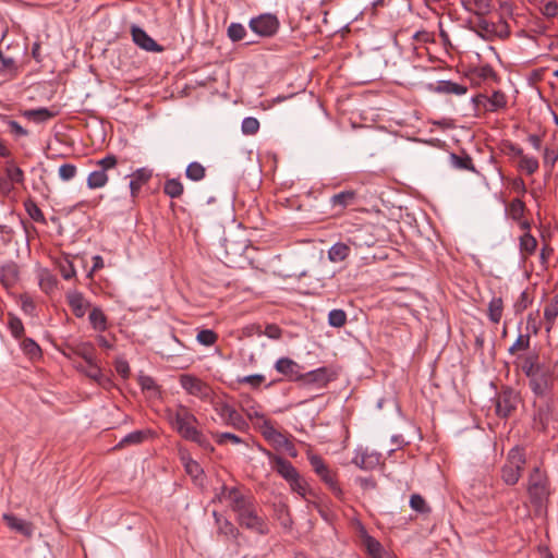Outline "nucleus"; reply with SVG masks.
<instances>
[{
	"label": "nucleus",
	"mask_w": 558,
	"mask_h": 558,
	"mask_svg": "<svg viewBox=\"0 0 558 558\" xmlns=\"http://www.w3.org/2000/svg\"><path fill=\"white\" fill-rule=\"evenodd\" d=\"M355 197V193L353 191H343L338 194H335L330 198V203L333 207L345 208L348 205L352 203Z\"/></svg>",
	"instance_id": "40"
},
{
	"label": "nucleus",
	"mask_w": 558,
	"mask_h": 558,
	"mask_svg": "<svg viewBox=\"0 0 558 558\" xmlns=\"http://www.w3.org/2000/svg\"><path fill=\"white\" fill-rule=\"evenodd\" d=\"M520 252L523 255H533L537 248V240L531 234V232H523L519 238Z\"/></svg>",
	"instance_id": "31"
},
{
	"label": "nucleus",
	"mask_w": 558,
	"mask_h": 558,
	"mask_svg": "<svg viewBox=\"0 0 558 558\" xmlns=\"http://www.w3.org/2000/svg\"><path fill=\"white\" fill-rule=\"evenodd\" d=\"M5 124L8 126V131L11 134H13L15 137H23L28 134L27 131L20 123H17L14 120L5 121Z\"/></svg>",
	"instance_id": "63"
},
{
	"label": "nucleus",
	"mask_w": 558,
	"mask_h": 558,
	"mask_svg": "<svg viewBox=\"0 0 558 558\" xmlns=\"http://www.w3.org/2000/svg\"><path fill=\"white\" fill-rule=\"evenodd\" d=\"M529 387L534 395V399H544L554 397V376L549 368L529 378Z\"/></svg>",
	"instance_id": "6"
},
{
	"label": "nucleus",
	"mask_w": 558,
	"mask_h": 558,
	"mask_svg": "<svg viewBox=\"0 0 558 558\" xmlns=\"http://www.w3.org/2000/svg\"><path fill=\"white\" fill-rule=\"evenodd\" d=\"M197 423L196 416L184 405H180L171 415V424L186 440L198 430L196 427Z\"/></svg>",
	"instance_id": "5"
},
{
	"label": "nucleus",
	"mask_w": 558,
	"mask_h": 558,
	"mask_svg": "<svg viewBox=\"0 0 558 558\" xmlns=\"http://www.w3.org/2000/svg\"><path fill=\"white\" fill-rule=\"evenodd\" d=\"M410 507L421 513L429 512V507L426 505L425 499L418 495L413 494L410 498Z\"/></svg>",
	"instance_id": "56"
},
{
	"label": "nucleus",
	"mask_w": 558,
	"mask_h": 558,
	"mask_svg": "<svg viewBox=\"0 0 558 558\" xmlns=\"http://www.w3.org/2000/svg\"><path fill=\"white\" fill-rule=\"evenodd\" d=\"M19 278L20 269L15 263H10L2 267V286L9 288L15 284Z\"/></svg>",
	"instance_id": "27"
},
{
	"label": "nucleus",
	"mask_w": 558,
	"mask_h": 558,
	"mask_svg": "<svg viewBox=\"0 0 558 558\" xmlns=\"http://www.w3.org/2000/svg\"><path fill=\"white\" fill-rule=\"evenodd\" d=\"M473 12L472 14L483 17L492 11L490 0H472Z\"/></svg>",
	"instance_id": "52"
},
{
	"label": "nucleus",
	"mask_w": 558,
	"mask_h": 558,
	"mask_svg": "<svg viewBox=\"0 0 558 558\" xmlns=\"http://www.w3.org/2000/svg\"><path fill=\"white\" fill-rule=\"evenodd\" d=\"M288 484L290 485L293 492H295L302 497H305L310 490L307 483L301 477L300 474L290 482H288Z\"/></svg>",
	"instance_id": "54"
},
{
	"label": "nucleus",
	"mask_w": 558,
	"mask_h": 558,
	"mask_svg": "<svg viewBox=\"0 0 558 558\" xmlns=\"http://www.w3.org/2000/svg\"><path fill=\"white\" fill-rule=\"evenodd\" d=\"M80 371H82L87 377L94 379L100 385H105L108 379L106 376L101 373L100 368L97 366L95 361L87 363L85 366L80 365L77 366Z\"/></svg>",
	"instance_id": "30"
},
{
	"label": "nucleus",
	"mask_w": 558,
	"mask_h": 558,
	"mask_svg": "<svg viewBox=\"0 0 558 558\" xmlns=\"http://www.w3.org/2000/svg\"><path fill=\"white\" fill-rule=\"evenodd\" d=\"M533 428L537 432L545 433L550 426L558 423V398L556 396L533 399Z\"/></svg>",
	"instance_id": "1"
},
{
	"label": "nucleus",
	"mask_w": 558,
	"mask_h": 558,
	"mask_svg": "<svg viewBox=\"0 0 558 558\" xmlns=\"http://www.w3.org/2000/svg\"><path fill=\"white\" fill-rule=\"evenodd\" d=\"M504 302L501 298L494 296L488 303V318L492 323L498 324L502 317Z\"/></svg>",
	"instance_id": "33"
},
{
	"label": "nucleus",
	"mask_w": 558,
	"mask_h": 558,
	"mask_svg": "<svg viewBox=\"0 0 558 558\" xmlns=\"http://www.w3.org/2000/svg\"><path fill=\"white\" fill-rule=\"evenodd\" d=\"M428 90L438 94H454L458 96L464 95L468 92L466 86L451 82V81H438L436 84H428Z\"/></svg>",
	"instance_id": "18"
},
{
	"label": "nucleus",
	"mask_w": 558,
	"mask_h": 558,
	"mask_svg": "<svg viewBox=\"0 0 558 558\" xmlns=\"http://www.w3.org/2000/svg\"><path fill=\"white\" fill-rule=\"evenodd\" d=\"M520 402L519 393L512 388H504L496 399V412L501 417L509 416Z\"/></svg>",
	"instance_id": "10"
},
{
	"label": "nucleus",
	"mask_w": 558,
	"mask_h": 558,
	"mask_svg": "<svg viewBox=\"0 0 558 558\" xmlns=\"http://www.w3.org/2000/svg\"><path fill=\"white\" fill-rule=\"evenodd\" d=\"M352 462L362 470H373L380 462V454L363 450L356 451Z\"/></svg>",
	"instance_id": "20"
},
{
	"label": "nucleus",
	"mask_w": 558,
	"mask_h": 558,
	"mask_svg": "<svg viewBox=\"0 0 558 558\" xmlns=\"http://www.w3.org/2000/svg\"><path fill=\"white\" fill-rule=\"evenodd\" d=\"M118 165V159L114 155H107L106 157L99 159L97 161V166L99 167V169L108 172L109 170L111 169H114L116 166Z\"/></svg>",
	"instance_id": "61"
},
{
	"label": "nucleus",
	"mask_w": 558,
	"mask_h": 558,
	"mask_svg": "<svg viewBox=\"0 0 558 558\" xmlns=\"http://www.w3.org/2000/svg\"><path fill=\"white\" fill-rule=\"evenodd\" d=\"M545 368L546 367L544 365L537 363L536 355L526 356L522 364V371L527 378L533 377Z\"/></svg>",
	"instance_id": "34"
},
{
	"label": "nucleus",
	"mask_w": 558,
	"mask_h": 558,
	"mask_svg": "<svg viewBox=\"0 0 558 558\" xmlns=\"http://www.w3.org/2000/svg\"><path fill=\"white\" fill-rule=\"evenodd\" d=\"M223 496L225 499L229 501L232 510L236 513L252 505L235 487H225Z\"/></svg>",
	"instance_id": "19"
},
{
	"label": "nucleus",
	"mask_w": 558,
	"mask_h": 558,
	"mask_svg": "<svg viewBox=\"0 0 558 558\" xmlns=\"http://www.w3.org/2000/svg\"><path fill=\"white\" fill-rule=\"evenodd\" d=\"M22 69L15 59L2 56V82L15 78Z\"/></svg>",
	"instance_id": "24"
},
{
	"label": "nucleus",
	"mask_w": 558,
	"mask_h": 558,
	"mask_svg": "<svg viewBox=\"0 0 558 558\" xmlns=\"http://www.w3.org/2000/svg\"><path fill=\"white\" fill-rule=\"evenodd\" d=\"M39 286L45 292H50L57 287V279L47 271H44L39 278Z\"/></svg>",
	"instance_id": "57"
},
{
	"label": "nucleus",
	"mask_w": 558,
	"mask_h": 558,
	"mask_svg": "<svg viewBox=\"0 0 558 558\" xmlns=\"http://www.w3.org/2000/svg\"><path fill=\"white\" fill-rule=\"evenodd\" d=\"M187 440L196 442L204 450H214L209 439L201 430H196Z\"/></svg>",
	"instance_id": "58"
},
{
	"label": "nucleus",
	"mask_w": 558,
	"mask_h": 558,
	"mask_svg": "<svg viewBox=\"0 0 558 558\" xmlns=\"http://www.w3.org/2000/svg\"><path fill=\"white\" fill-rule=\"evenodd\" d=\"M331 378V373L327 367H319L306 373L302 372L300 383L304 387L323 388Z\"/></svg>",
	"instance_id": "12"
},
{
	"label": "nucleus",
	"mask_w": 558,
	"mask_h": 558,
	"mask_svg": "<svg viewBox=\"0 0 558 558\" xmlns=\"http://www.w3.org/2000/svg\"><path fill=\"white\" fill-rule=\"evenodd\" d=\"M365 544H366L368 553L373 557L380 558V554L383 551V547H381V545H380V543L378 541H376L375 538H373L371 536H367V538L365 539Z\"/></svg>",
	"instance_id": "62"
},
{
	"label": "nucleus",
	"mask_w": 558,
	"mask_h": 558,
	"mask_svg": "<svg viewBox=\"0 0 558 558\" xmlns=\"http://www.w3.org/2000/svg\"><path fill=\"white\" fill-rule=\"evenodd\" d=\"M68 303L76 317H83L89 306L81 292L74 291L68 294Z\"/></svg>",
	"instance_id": "23"
},
{
	"label": "nucleus",
	"mask_w": 558,
	"mask_h": 558,
	"mask_svg": "<svg viewBox=\"0 0 558 558\" xmlns=\"http://www.w3.org/2000/svg\"><path fill=\"white\" fill-rule=\"evenodd\" d=\"M531 337L529 333H520L514 343L509 348L508 352L514 355L517 352L525 351L530 348Z\"/></svg>",
	"instance_id": "49"
},
{
	"label": "nucleus",
	"mask_w": 558,
	"mask_h": 558,
	"mask_svg": "<svg viewBox=\"0 0 558 558\" xmlns=\"http://www.w3.org/2000/svg\"><path fill=\"white\" fill-rule=\"evenodd\" d=\"M214 517L216 519V523L218 524V530L220 534H223L233 539L238 538L239 531L230 521L221 518L217 512H214Z\"/></svg>",
	"instance_id": "32"
},
{
	"label": "nucleus",
	"mask_w": 558,
	"mask_h": 558,
	"mask_svg": "<svg viewBox=\"0 0 558 558\" xmlns=\"http://www.w3.org/2000/svg\"><path fill=\"white\" fill-rule=\"evenodd\" d=\"M131 34L133 41L140 48L151 52H161L163 50L143 28L134 25L131 28Z\"/></svg>",
	"instance_id": "14"
},
{
	"label": "nucleus",
	"mask_w": 558,
	"mask_h": 558,
	"mask_svg": "<svg viewBox=\"0 0 558 558\" xmlns=\"http://www.w3.org/2000/svg\"><path fill=\"white\" fill-rule=\"evenodd\" d=\"M376 239L372 233V226H359L349 231L348 243L355 247H371Z\"/></svg>",
	"instance_id": "11"
},
{
	"label": "nucleus",
	"mask_w": 558,
	"mask_h": 558,
	"mask_svg": "<svg viewBox=\"0 0 558 558\" xmlns=\"http://www.w3.org/2000/svg\"><path fill=\"white\" fill-rule=\"evenodd\" d=\"M248 25L250 28L257 35L263 37H270L277 33L280 23L276 15L264 13L257 17H253Z\"/></svg>",
	"instance_id": "9"
},
{
	"label": "nucleus",
	"mask_w": 558,
	"mask_h": 558,
	"mask_svg": "<svg viewBox=\"0 0 558 558\" xmlns=\"http://www.w3.org/2000/svg\"><path fill=\"white\" fill-rule=\"evenodd\" d=\"M179 383L187 395L196 397L202 401L211 402L215 398L211 387L192 374L180 375Z\"/></svg>",
	"instance_id": "4"
},
{
	"label": "nucleus",
	"mask_w": 558,
	"mask_h": 558,
	"mask_svg": "<svg viewBox=\"0 0 558 558\" xmlns=\"http://www.w3.org/2000/svg\"><path fill=\"white\" fill-rule=\"evenodd\" d=\"M76 167L72 163H63L59 167V177L62 181H70L76 175Z\"/></svg>",
	"instance_id": "59"
},
{
	"label": "nucleus",
	"mask_w": 558,
	"mask_h": 558,
	"mask_svg": "<svg viewBox=\"0 0 558 558\" xmlns=\"http://www.w3.org/2000/svg\"><path fill=\"white\" fill-rule=\"evenodd\" d=\"M21 349L31 359H36L41 355L40 347L31 338H25L21 342Z\"/></svg>",
	"instance_id": "45"
},
{
	"label": "nucleus",
	"mask_w": 558,
	"mask_h": 558,
	"mask_svg": "<svg viewBox=\"0 0 558 558\" xmlns=\"http://www.w3.org/2000/svg\"><path fill=\"white\" fill-rule=\"evenodd\" d=\"M450 161H451V165L457 169L475 171L472 158L466 154H464L462 156L451 154Z\"/></svg>",
	"instance_id": "35"
},
{
	"label": "nucleus",
	"mask_w": 558,
	"mask_h": 558,
	"mask_svg": "<svg viewBox=\"0 0 558 558\" xmlns=\"http://www.w3.org/2000/svg\"><path fill=\"white\" fill-rule=\"evenodd\" d=\"M25 114L28 118H32V119H34L37 122H44V121H47L50 118H52V113L48 109H46V108H40V109H36V110H29V111H26Z\"/></svg>",
	"instance_id": "60"
},
{
	"label": "nucleus",
	"mask_w": 558,
	"mask_h": 558,
	"mask_svg": "<svg viewBox=\"0 0 558 558\" xmlns=\"http://www.w3.org/2000/svg\"><path fill=\"white\" fill-rule=\"evenodd\" d=\"M183 184L178 179H168L163 185V192L171 198H178L183 194Z\"/></svg>",
	"instance_id": "37"
},
{
	"label": "nucleus",
	"mask_w": 558,
	"mask_h": 558,
	"mask_svg": "<svg viewBox=\"0 0 558 558\" xmlns=\"http://www.w3.org/2000/svg\"><path fill=\"white\" fill-rule=\"evenodd\" d=\"M182 462L184 464L185 471L189 475H191L193 478H198L203 474V469L196 462L190 457H182Z\"/></svg>",
	"instance_id": "48"
},
{
	"label": "nucleus",
	"mask_w": 558,
	"mask_h": 558,
	"mask_svg": "<svg viewBox=\"0 0 558 558\" xmlns=\"http://www.w3.org/2000/svg\"><path fill=\"white\" fill-rule=\"evenodd\" d=\"M317 475L326 485H328V487L332 490L335 495L341 496L342 490L335 478V474L330 471L328 466L325 468L324 471H322V473H318Z\"/></svg>",
	"instance_id": "41"
},
{
	"label": "nucleus",
	"mask_w": 558,
	"mask_h": 558,
	"mask_svg": "<svg viewBox=\"0 0 558 558\" xmlns=\"http://www.w3.org/2000/svg\"><path fill=\"white\" fill-rule=\"evenodd\" d=\"M205 174H206L205 167L197 161H193V162L189 163L186 167V170H185L186 178L192 181H201L205 178Z\"/></svg>",
	"instance_id": "39"
},
{
	"label": "nucleus",
	"mask_w": 558,
	"mask_h": 558,
	"mask_svg": "<svg viewBox=\"0 0 558 558\" xmlns=\"http://www.w3.org/2000/svg\"><path fill=\"white\" fill-rule=\"evenodd\" d=\"M238 520L241 526H244L257 534L264 535L268 533V525L263 517L257 514L253 505L238 513Z\"/></svg>",
	"instance_id": "8"
},
{
	"label": "nucleus",
	"mask_w": 558,
	"mask_h": 558,
	"mask_svg": "<svg viewBox=\"0 0 558 558\" xmlns=\"http://www.w3.org/2000/svg\"><path fill=\"white\" fill-rule=\"evenodd\" d=\"M526 492L535 508H543L550 496V484L545 471L534 466L527 476Z\"/></svg>",
	"instance_id": "2"
},
{
	"label": "nucleus",
	"mask_w": 558,
	"mask_h": 558,
	"mask_svg": "<svg viewBox=\"0 0 558 558\" xmlns=\"http://www.w3.org/2000/svg\"><path fill=\"white\" fill-rule=\"evenodd\" d=\"M525 464V456L519 448H513L508 453L507 462L501 468V478L507 485H514L521 477Z\"/></svg>",
	"instance_id": "3"
},
{
	"label": "nucleus",
	"mask_w": 558,
	"mask_h": 558,
	"mask_svg": "<svg viewBox=\"0 0 558 558\" xmlns=\"http://www.w3.org/2000/svg\"><path fill=\"white\" fill-rule=\"evenodd\" d=\"M539 163L535 157L524 155L520 158L519 169L527 174H533L538 170Z\"/></svg>",
	"instance_id": "44"
},
{
	"label": "nucleus",
	"mask_w": 558,
	"mask_h": 558,
	"mask_svg": "<svg viewBox=\"0 0 558 558\" xmlns=\"http://www.w3.org/2000/svg\"><path fill=\"white\" fill-rule=\"evenodd\" d=\"M89 322H90L93 328L96 329V330L104 331L107 328L106 315L98 307H95V308H93L90 311V313H89Z\"/></svg>",
	"instance_id": "36"
},
{
	"label": "nucleus",
	"mask_w": 558,
	"mask_h": 558,
	"mask_svg": "<svg viewBox=\"0 0 558 558\" xmlns=\"http://www.w3.org/2000/svg\"><path fill=\"white\" fill-rule=\"evenodd\" d=\"M59 268H60L61 276L65 280H70L73 277H75L76 271H75L73 264L70 260H65L64 263L60 264Z\"/></svg>",
	"instance_id": "64"
},
{
	"label": "nucleus",
	"mask_w": 558,
	"mask_h": 558,
	"mask_svg": "<svg viewBox=\"0 0 558 558\" xmlns=\"http://www.w3.org/2000/svg\"><path fill=\"white\" fill-rule=\"evenodd\" d=\"M108 180H109V178H108L107 172L101 169H98V170L92 171L88 174L86 184H87L88 189L96 190V189L104 187L108 183Z\"/></svg>",
	"instance_id": "29"
},
{
	"label": "nucleus",
	"mask_w": 558,
	"mask_h": 558,
	"mask_svg": "<svg viewBox=\"0 0 558 558\" xmlns=\"http://www.w3.org/2000/svg\"><path fill=\"white\" fill-rule=\"evenodd\" d=\"M347 323V314L343 310L335 308L328 314V324L331 327L341 328Z\"/></svg>",
	"instance_id": "46"
},
{
	"label": "nucleus",
	"mask_w": 558,
	"mask_h": 558,
	"mask_svg": "<svg viewBox=\"0 0 558 558\" xmlns=\"http://www.w3.org/2000/svg\"><path fill=\"white\" fill-rule=\"evenodd\" d=\"M131 181L129 183L131 196L135 198L142 186L149 181L151 178V171L146 168H141L134 171L131 175Z\"/></svg>",
	"instance_id": "21"
},
{
	"label": "nucleus",
	"mask_w": 558,
	"mask_h": 558,
	"mask_svg": "<svg viewBox=\"0 0 558 558\" xmlns=\"http://www.w3.org/2000/svg\"><path fill=\"white\" fill-rule=\"evenodd\" d=\"M558 316V295H555L546 304L544 308V318L546 322V331L549 332L554 326L555 319Z\"/></svg>",
	"instance_id": "28"
},
{
	"label": "nucleus",
	"mask_w": 558,
	"mask_h": 558,
	"mask_svg": "<svg viewBox=\"0 0 558 558\" xmlns=\"http://www.w3.org/2000/svg\"><path fill=\"white\" fill-rule=\"evenodd\" d=\"M147 436V433L144 430H134L126 436H124L119 444L117 445V448H122L129 445H137L141 444Z\"/></svg>",
	"instance_id": "42"
},
{
	"label": "nucleus",
	"mask_w": 558,
	"mask_h": 558,
	"mask_svg": "<svg viewBox=\"0 0 558 558\" xmlns=\"http://www.w3.org/2000/svg\"><path fill=\"white\" fill-rule=\"evenodd\" d=\"M7 181L2 180V195L13 190L14 184H21L24 181V173L13 161H7L4 168Z\"/></svg>",
	"instance_id": "16"
},
{
	"label": "nucleus",
	"mask_w": 558,
	"mask_h": 558,
	"mask_svg": "<svg viewBox=\"0 0 558 558\" xmlns=\"http://www.w3.org/2000/svg\"><path fill=\"white\" fill-rule=\"evenodd\" d=\"M244 332L247 336L253 335V332H256L257 335L264 333L265 336L272 340H278L282 335L281 328L276 324H268L264 331L260 330V326L252 325L250 327H246Z\"/></svg>",
	"instance_id": "25"
},
{
	"label": "nucleus",
	"mask_w": 558,
	"mask_h": 558,
	"mask_svg": "<svg viewBox=\"0 0 558 558\" xmlns=\"http://www.w3.org/2000/svg\"><path fill=\"white\" fill-rule=\"evenodd\" d=\"M24 206H25L27 214L34 221L45 222V216L34 201L27 199L25 202Z\"/></svg>",
	"instance_id": "51"
},
{
	"label": "nucleus",
	"mask_w": 558,
	"mask_h": 558,
	"mask_svg": "<svg viewBox=\"0 0 558 558\" xmlns=\"http://www.w3.org/2000/svg\"><path fill=\"white\" fill-rule=\"evenodd\" d=\"M241 129L245 135H254L259 130V122L256 118L246 117L242 121Z\"/></svg>",
	"instance_id": "55"
},
{
	"label": "nucleus",
	"mask_w": 558,
	"mask_h": 558,
	"mask_svg": "<svg viewBox=\"0 0 558 558\" xmlns=\"http://www.w3.org/2000/svg\"><path fill=\"white\" fill-rule=\"evenodd\" d=\"M216 413L220 416L223 424L232 426L236 429H243L246 425L242 415L229 403L214 398L210 402Z\"/></svg>",
	"instance_id": "7"
},
{
	"label": "nucleus",
	"mask_w": 558,
	"mask_h": 558,
	"mask_svg": "<svg viewBox=\"0 0 558 558\" xmlns=\"http://www.w3.org/2000/svg\"><path fill=\"white\" fill-rule=\"evenodd\" d=\"M489 104L488 110L496 111L498 109H502L507 105L506 95L500 90H495L490 97L486 98Z\"/></svg>",
	"instance_id": "43"
},
{
	"label": "nucleus",
	"mask_w": 558,
	"mask_h": 558,
	"mask_svg": "<svg viewBox=\"0 0 558 558\" xmlns=\"http://www.w3.org/2000/svg\"><path fill=\"white\" fill-rule=\"evenodd\" d=\"M349 243L337 242L328 250V258L332 263L343 262L349 256Z\"/></svg>",
	"instance_id": "26"
},
{
	"label": "nucleus",
	"mask_w": 558,
	"mask_h": 558,
	"mask_svg": "<svg viewBox=\"0 0 558 558\" xmlns=\"http://www.w3.org/2000/svg\"><path fill=\"white\" fill-rule=\"evenodd\" d=\"M262 434L268 441L278 447L289 445V439L282 433L278 432L268 420H264L263 422Z\"/></svg>",
	"instance_id": "22"
},
{
	"label": "nucleus",
	"mask_w": 558,
	"mask_h": 558,
	"mask_svg": "<svg viewBox=\"0 0 558 558\" xmlns=\"http://www.w3.org/2000/svg\"><path fill=\"white\" fill-rule=\"evenodd\" d=\"M2 520L11 531L20 534L26 538H31L34 532L33 524L24 519L17 518L14 514H2Z\"/></svg>",
	"instance_id": "17"
},
{
	"label": "nucleus",
	"mask_w": 558,
	"mask_h": 558,
	"mask_svg": "<svg viewBox=\"0 0 558 558\" xmlns=\"http://www.w3.org/2000/svg\"><path fill=\"white\" fill-rule=\"evenodd\" d=\"M275 368L292 381H300L303 372V367L289 357L279 359L275 364Z\"/></svg>",
	"instance_id": "15"
},
{
	"label": "nucleus",
	"mask_w": 558,
	"mask_h": 558,
	"mask_svg": "<svg viewBox=\"0 0 558 558\" xmlns=\"http://www.w3.org/2000/svg\"><path fill=\"white\" fill-rule=\"evenodd\" d=\"M508 214L514 221H520L525 213V204L520 198H514L507 207Z\"/></svg>",
	"instance_id": "38"
},
{
	"label": "nucleus",
	"mask_w": 558,
	"mask_h": 558,
	"mask_svg": "<svg viewBox=\"0 0 558 558\" xmlns=\"http://www.w3.org/2000/svg\"><path fill=\"white\" fill-rule=\"evenodd\" d=\"M218 339L217 333L211 329H203L198 331L196 340L206 347L214 345Z\"/></svg>",
	"instance_id": "50"
},
{
	"label": "nucleus",
	"mask_w": 558,
	"mask_h": 558,
	"mask_svg": "<svg viewBox=\"0 0 558 558\" xmlns=\"http://www.w3.org/2000/svg\"><path fill=\"white\" fill-rule=\"evenodd\" d=\"M267 456L269 458L271 468L287 482H290L300 474L293 464L282 457L275 456L270 452H267Z\"/></svg>",
	"instance_id": "13"
},
{
	"label": "nucleus",
	"mask_w": 558,
	"mask_h": 558,
	"mask_svg": "<svg viewBox=\"0 0 558 558\" xmlns=\"http://www.w3.org/2000/svg\"><path fill=\"white\" fill-rule=\"evenodd\" d=\"M8 315V328L14 338L20 339L24 335V325L14 314L9 313Z\"/></svg>",
	"instance_id": "47"
},
{
	"label": "nucleus",
	"mask_w": 558,
	"mask_h": 558,
	"mask_svg": "<svg viewBox=\"0 0 558 558\" xmlns=\"http://www.w3.org/2000/svg\"><path fill=\"white\" fill-rule=\"evenodd\" d=\"M246 35L245 27L240 23H231L228 27V37L232 41L242 40Z\"/></svg>",
	"instance_id": "53"
}]
</instances>
